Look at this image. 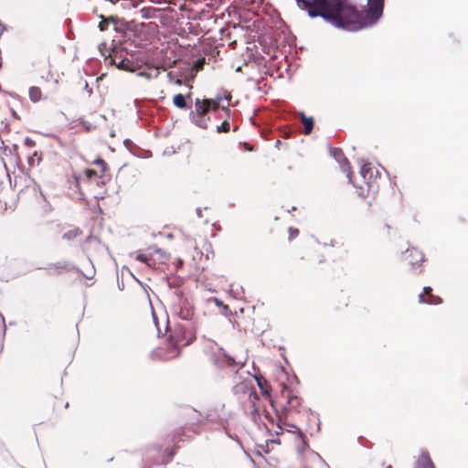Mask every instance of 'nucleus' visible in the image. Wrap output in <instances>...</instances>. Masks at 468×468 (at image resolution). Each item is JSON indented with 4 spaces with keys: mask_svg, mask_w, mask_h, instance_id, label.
I'll return each mask as SVG.
<instances>
[{
    "mask_svg": "<svg viewBox=\"0 0 468 468\" xmlns=\"http://www.w3.org/2000/svg\"><path fill=\"white\" fill-rule=\"evenodd\" d=\"M297 6L311 18L321 17L335 28L346 31L363 29L359 11L346 0H295Z\"/></svg>",
    "mask_w": 468,
    "mask_h": 468,
    "instance_id": "1",
    "label": "nucleus"
},
{
    "mask_svg": "<svg viewBox=\"0 0 468 468\" xmlns=\"http://www.w3.org/2000/svg\"><path fill=\"white\" fill-rule=\"evenodd\" d=\"M221 97L218 98V101L206 99L201 101L199 99H196L195 101V111H192L189 114V118L191 122L196 124L197 127L202 129H207L208 126L209 117H207L206 114L210 111H217L220 108L219 101Z\"/></svg>",
    "mask_w": 468,
    "mask_h": 468,
    "instance_id": "2",
    "label": "nucleus"
},
{
    "mask_svg": "<svg viewBox=\"0 0 468 468\" xmlns=\"http://www.w3.org/2000/svg\"><path fill=\"white\" fill-rule=\"evenodd\" d=\"M385 0H367L365 9L359 11L363 28L375 26L381 18L384 11Z\"/></svg>",
    "mask_w": 468,
    "mask_h": 468,
    "instance_id": "3",
    "label": "nucleus"
},
{
    "mask_svg": "<svg viewBox=\"0 0 468 468\" xmlns=\"http://www.w3.org/2000/svg\"><path fill=\"white\" fill-rule=\"evenodd\" d=\"M217 352L211 357V362L219 369L229 368L238 371L239 368L243 367V364L238 363L232 356L228 355L226 351L215 343Z\"/></svg>",
    "mask_w": 468,
    "mask_h": 468,
    "instance_id": "4",
    "label": "nucleus"
},
{
    "mask_svg": "<svg viewBox=\"0 0 468 468\" xmlns=\"http://www.w3.org/2000/svg\"><path fill=\"white\" fill-rule=\"evenodd\" d=\"M404 260L411 265V271L413 272H421L422 270L420 268L419 264L424 261V254L422 251L414 247L408 249L404 253Z\"/></svg>",
    "mask_w": 468,
    "mask_h": 468,
    "instance_id": "5",
    "label": "nucleus"
},
{
    "mask_svg": "<svg viewBox=\"0 0 468 468\" xmlns=\"http://www.w3.org/2000/svg\"><path fill=\"white\" fill-rule=\"evenodd\" d=\"M287 426H290L293 428L292 431L288 430L287 431L294 433L296 435L295 439V445H296V451L299 459L303 462V452L307 449H309L308 442L305 440V435L302 431L300 428L293 424H286Z\"/></svg>",
    "mask_w": 468,
    "mask_h": 468,
    "instance_id": "6",
    "label": "nucleus"
},
{
    "mask_svg": "<svg viewBox=\"0 0 468 468\" xmlns=\"http://www.w3.org/2000/svg\"><path fill=\"white\" fill-rule=\"evenodd\" d=\"M110 63L116 65V67L122 70H134L133 63L126 58H122L117 53L110 57Z\"/></svg>",
    "mask_w": 468,
    "mask_h": 468,
    "instance_id": "7",
    "label": "nucleus"
},
{
    "mask_svg": "<svg viewBox=\"0 0 468 468\" xmlns=\"http://www.w3.org/2000/svg\"><path fill=\"white\" fill-rule=\"evenodd\" d=\"M431 288L430 286H426L423 288L422 293L419 295L420 303L437 305L441 303V299L439 296L433 295L431 293Z\"/></svg>",
    "mask_w": 468,
    "mask_h": 468,
    "instance_id": "8",
    "label": "nucleus"
},
{
    "mask_svg": "<svg viewBox=\"0 0 468 468\" xmlns=\"http://www.w3.org/2000/svg\"><path fill=\"white\" fill-rule=\"evenodd\" d=\"M331 155L338 162L343 159L344 165H341L343 172L346 173L349 183H352L351 175L349 172L348 160L344 156V154L340 148H332L330 150Z\"/></svg>",
    "mask_w": 468,
    "mask_h": 468,
    "instance_id": "9",
    "label": "nucleus"
},
{
    "mask_svg": "<svg viewBox=\"0 0 468 468\" xmlns=\"http://www.w3.org/2000/svg\"><path fill=\"white\" fill-rule=\"evenodd\" d=\"M47 269L48 270H54L55 273L59 274L63 271H80V269L77 268L75 265L68 262V261H58L54 264H51Z\"/></svg>",
    "mask_w": 468,
    "mask_h": 468,
    "instance_id": "10",
    "label": "nucleus"
},
{
    "mask_svg": "<svg viewBox=\"0 0 468 468\" xmlns=\"http://www.w3.org/2000/svg\"><path fill=\"white\" fill-rule=\"evenodd\" d=\"M360 176L367 184L373 177V168L370 163H362L359 171Z\"/></svg>",
    "mask_w": 468,
    "mask_h": 468,
    "instance_id": "11",
    "label": "nucleus"
},
{
    "mask_svg": "<svg viewBox=\"0 0 468 468\" xmlns=\"http://www.w3.org/2000/svg\"><path fill=\"white\" fill-rule=\"evenodd\" d=\"M301 122H303V126H304V129H303V133L305 135H308L312 133L313 129H314V119L313 117H307L304 115V113H301Z\"/></svg>",
    "mask_w": 468,
    "mask_h": 468,
    "instance_id": "12",
    "label": "nucleus"
},
{
    "mask_svg": "<svg viewBox=\"0 0 468 468\" xmlns=\"http://www.w3.org/2000/svg\"><path fill=\"white\" fill-rule=\"evenodd\" d=\"M418 468H435L429 454L422 452L418 460Z\"/></svg>",
    "mask_w": 468,
    "mask_h": 468,
    "instance_id": "13",
    "label": "nucleus"
},
{
    "mask_svg": "<svg viewBox=\"0 0 468 468\" xmlns=\"http://www.w3.org/2000/svg\"><path fill=\"white\" fill-rule=\"evenodd\" d=\"M176 314L183 320H192L194 316V311L188 307H178V310H176Z\"/></svg>",
    "mask_w": 468,
    "mask_h": 468,
    "instance_id": "14",
    "label": "nucleus"
},
{
    "mask_svg": "<svg viewBox=\"0 0 468 468\" xmlns=\"http://www.w3.org/2000/svg\"><path fill=\"white\" fill-rule=\"evenodd\" d=\"M100 17L101 18V21L99 23L98 27L101 31L107 30L111 23L114 24V26H116L117 24V18H115L114 16L105 17L103 16H101Z\"/></svg>",
    "mask_w": 468,
    "mask_h": 468,
    "instance_id": "15",
    "label": "nucleus"
},
{
    "mask_svg": "<svg viewBox=\"0 0 468 468\" xmlns=\"http://www.w3.org/2000/svg\"><path fill=\"white\" fill-rule=\"evenodd\" d=\"M29 98L33 102H37L41 100V90L38 87L32 86L28 90Z\"/></svg>",
    "mask_w": 468,
    "mask_h": 468,
    "instance_id": "16",
    "label": "nucleus"
},
{
    "mask_svg": "<svg viewBox=\"0 0 468 468\" xmlns=\"http://www.w3.org/2000/svg\"><path fill=\"white\" fill-rule=\"evenodd\" d=\"M173 102L179 109H186L187 106L186 97L181 93L174 96Z\"/></svg>",
    "mask_w": 468,
    "mask_h": 468,
    "instance_id": "17",
    "label": "nucleus"
},
{
    "mask_svg": "<svg viewBox=\"0 0 468 468\" xmlns=\"http://www.w3.org/2000/svg\"><path fill=\"white\" fill-rule=\"evenodd\" d=\"M79 234H80V229H71V230H69V231L65 232L63 234V239H68V240L73 239Z\"/></svg>",
    "mask_w": 468,
    "mask_h": 468,
    "instance_id": "18",
    "label": "nucleus"
},
{
    "mask_svg": "<svg viewBox=\"0 0 468 468\" xmlns=\"http://www.w3.org/2000/svg\"><path fill=\"white\" fill-rule=\"evenodd\" d=\"M230 124L228 121H224L220 125L217 126L218 133H228L229 131Z\"/></svg>",
    "mask_w": 468,
    "mask_h": 468,
    "instance_id": "19",
    "label": "nucleus"
},
{
    "mask_svg": "<svg viewBox=\"0 0 468 468\" xmlns=\"http://www.w3.org/2000/svg\"><path fill=\"white\" fill-rule=\"evenodd\" d=\"M288 404L291 405L292 408H296L301 404V399L297 396H290L288 398Z\"/></svg>",
    "mask_w": 468,
    "mask_h": 468,
    "instance_id": "20",
    "label": "nucleus"
},
{
    "mask_svg": "<svg viewBox=\"0 0 468 468\" xmlns=\"http://www.w3.org/2000/svg\"><path fill=\"white\" fill-rule=\"evenodd\" d=\"M84 176L85 178L90 181L91 180L94 176H97V172L93 169H86L85 172H84Z\"/></svg>",
    "mask_w": 468,
    "mask_h": 468,
    "instance_id": "21",
    "label": "nucleus"
},
{
    "mask_svg": "<svg viewBox=\"0 0 468 468\" xmlns=\"http://www.w3.org/2000/svg\"><path fill=\"white\" fill-rule=\"evenodd\" d=\"M210 300H211V301H212V302H213L217 306H218V307H222L224 311H227V310L229 309L228 305L224 304V303H223L221 300H219V299H218V298H216V297H213V298H211Z\"/></svg>",
    "mask_w": 468,
    "mask_h": 468,
    "instance_id": "22",
    "label": "nucleus"
},
{
    "mask_svg": "<svg viewBox=\"0 0 468 468\" xmlns=\"http://www.w3.org/2000/svg\"><path fill=\"white\" fill-rule=\"evenodd\" d=\"M205 62H206V61H205V58H198V59L196 61L195 66H194V67H195V69H196V70H197V71H198V70L202 69V68H203V66H204Z\"/></svg>",
    "mask_w": 468,
    "mask_h": 468,
    "instance_id": "23",
    "label": "nucleus"
},
{
    "mask_svg": "<svg viewBox=\"0 0 468 468\" xmlns=\"http://www.w3.org/2000/svg\"><path fill=\"white\" fill-rule=\"evenodd\" d=\"M136 259L142 262L148 264L149 258L145 254L138 253L136 255Z\"/></svg>",
    "mask_w": 468,
    "mask_h": 468,
    "instance_id": "24",
    "label": "nucleus"
},
{
    "mask_svg": "<svg viewBox=\"0 0 468 468\" xmlns=\"http://www.w3.org/2000/svg\"><path fill=\"white\" fill-rule=\"evenodd\" d=\"M309 452H311V453H312V454H313L316 459H318V460H319V461H321L323 463H324V464L327 466V468H329V466L327 465V463L324 462V460L321 457V455H320L318 452H314V450H309Z\"/></svg>",
    "mask_w": 468,
    "mask_h": 468,
    "instance_id": "25",
    "label": "nucleus"
},
{
    "mask_svg": "<svg viewBox=\"0 0 468 468\" xmlns=\"http://www.w3.org/2000/svg\"><path fill=\"white\" fill-rule=\"evenodd\" d=\"M290 239L295 238L299 234V230L294 228H289Z\"/></svg>",
    "mask_w": 468,
    "mask_h": 468,
    "instance_id": "26",
    "label": "nucleus"
},
{
    "mask_svg": "<svg viewBox=\"0 0 468 468\" xmlns=\"http://www.w3.org/2000/svg\"><path fill=\"white\" fill-rule=\"evenodd\" d=\"M96 164L101 166L102 171L105 170L106 164H105V162L102 159H98L96 161Z\"/></svg>",
    "mask_w": 468,
    "mask_h": 468,
    "instance_id": "27",
    "label": "nucleus"
},
{
    "mask_svg": "<svg viewBox=\"0 0 468 468\" xmlns=\"http://www.w3.org/2000/svg\"><path fill=\"white\" fill-rule=\"evenodd\" d=\"M221 109L227 113V116L229 117V105L227 106H222Z\"/></svg>",
    "mask_w": 468,
    "mask_h": 468,
    "instance_id": "28",
    "label": "nucleus"
},
{
    "mask_svg": "<svg viewBox=\"0 0 468 468\" xmlns=\"http://www.w3.org/2000/svg\"><path fill=\"white\" fill-rule=\"evenodd\" d=\"M94 275V271H90L89 273L84 274L87 279H91Z\"/></svg>",
    "mask_w": 468,
    "mask_h": 468,
    "instance_id": "29",
    "label": "nucleus"
},
{
    "mask_svg": "<svg viewBox=\"0 0 468 468\" xmlns=\"http://www.w3.org/2000/svg\"><path fill=\"white\" fill-rule=\"evenodd\" d=\"M167 77H168L170 82H174L175 81L173 72H169L167 74Z\"/></svg>",
    "mask_w": 468,
    "mask_h": 468,
    "instance_id": "30",
    "label": "nucleus"
},
{
    "mask_svg": "<svg viewBox=\"0 0 468 468\" xmlns=\"http://www.w3.org/2000/svg\"><path fill=\"white\" fill-rule=\"evenodd\" d=\"M196 213H197L198 218H202V209L200 207H197L196 209Z\"/></svg>",
    "mask_w": 468,
    "mask_h": 468,
    "instance_id": "31",
    "label": "nucleus"
},
{
    "mask_svg": "<svg viewBox=\"0 0 468 468\" xmlns=\"http://www.w3.org/2000/svg\"><path fill=\"white\" fill-rule=\"evenodd\" d=\"M1 316V320H2V324H3V326H4V332H5V318L2 314H0Z\"/></svg>",
    "mask_w": 468,
    "mask_h": 468,
    "instance_id": "32",
    "label": "nucleus"
},
{
    "mask_svg": "<svg viewBox=\"0 0 468 468\" xmlns=\"http://www.w3.org/2000/svg\"><path fill=\"white\" fill-rule=\"evenodd\" d=\"M155 252L160 254V255H162V256L164 255V250L162 249H156Z\"/></svg>",
    "mask_w": 468,
    "mask_h": 468,
    "instance_id": "33",
    "label": "nucleus"
},
{
    "mask_svg": "<svg viewBox=\"0 0 468 468\" xmlns=\"http://www.w3.org/2000/svg\"><path fill=\"white\" fill-rule=\"evenodd\" d=\"M174 83L181 85L182 80L180 79L175 80Z\"/></svg>",
    "mask_w": 468,
    "mask_h": 468,
    "instance_id": "34",
    "label": "nucleus"
},
{
    "mask_svg": "<svg viewBox=\"0 0 468 468\" xmlns=\"http://www.w3.org/2000/svg\"><path fill=\"white\" fill-rule=\"evenodd\" d=\"M245 147L247 150L251 151L252 149L248 145V144H245Z\"/></svg>",
    "mask_w": 468,
    "mask_h": 468,
    "instance_id": "35",
    "label": "nucleus"
},
{
    "mask_svg": "<svg viewBox=\"0 0 468 468\" xmlns=\"http://www.w3.org/2000/svg\"><path fill=\"white\" fill-rule=\"evenodd\" d=\"M236 71H237V72L241 71V67H240V66H239V67H238V68L236 69Z\"/></svg>",
    "mask_w": 468,
    "mask_h": 468,
    "instance_id": "36",
    "label": "nucleus"
},
{
    "mask_svg": "<svg viewBox=\"0 0 468 468\" xmlns=\"http://www.w3.org/2000/svg\"><path fill=\"white\" fill-rule=\"evenodd\" d=\"M96 183H97V185L99 186L101 183V184H103V181H101V180H100V179H99V180H97V182H96Z\"/></svg>",
    "mask_w": 468,
    "mask_h": 468,
    "instance_id": "37",
    "label": "nucleus"
},
{
    "mask_svg": "<svg viewBox=\"0 0 468 468\" xmlns=\"http://www.w3.org/2000/svg\"><path fill=\"white\" fill-rule=\"evenodd\" d=\"M109 1H110L111 3H112V4H115V3H117L119 0H109Z\"/></svg>",
    "mask_w": 468,
    "mask_h": 468,
    "instance_id": "38",
    "label": "nucleus"
},
{
    "mask_svg": "<svg viewBox=\"0 0 468 468\" xmlns=\"http://www.w3.org/2000/svg\"><path fill=\"white\" fill-rule=\"evenodd\" d=\"M258 385H259V388H260L261 389H262V386H261V382H260V381H258Z\"/></svg>",
    "mask_w": 468,
    "mask_h": 468,
    "instance_id": "39",
    "label": "nucleus"
},
{
    "mask_svg": "<svg viewBox=\"0 0 468 468\" xmlns=\"http://www.w3.org/2000/svg\"><path fill=\"white\" fill-rule=\"evenodd\" d=\"M226 434H227L228 437L233 438L227 431H226Z\"/></svg>",
    "mask_w": 468,
    "mask_h": 468,
    "instance_id": "40",
    "label": "nucleus"
},
{
    "mask_svg": "<svg viewBox=\"0 0 468 468\" xmlns=\"http://www.w3.org/2000/svg\"><path fill=\"white\" fill-rule=\"evenodd\" d=\"M387 468H392L391 465L388 466Z\"/></svg>",
    "mask_w": 468,
    "mask_h": 468,
    "instance_id": "41",
    "label": "nucleus"
},
{
    "mask_svg": "<svg viewBox=\"0 0 468 468\" xmlns=\"http://www.w3.org/2000/svg\"><path fill=\"white\" fill-rule=\"evenodd\" d=\"M367 2V0H366V3Z\"/></svg>",
    "mask_w": 468,
    "mask_h": 468,
    "instance_id": "42",
    "label": "nucleus"
}]
</instances>
